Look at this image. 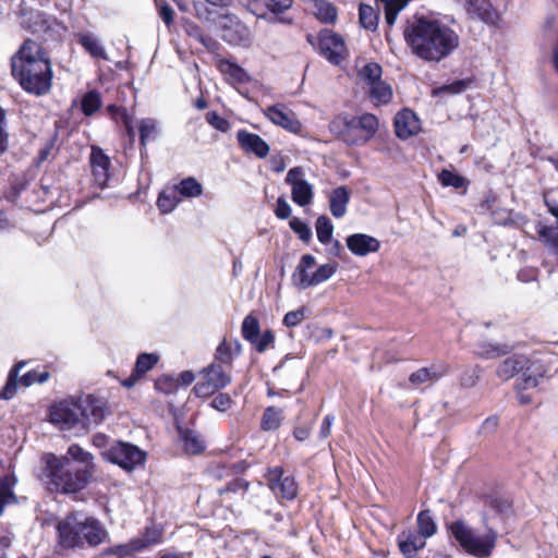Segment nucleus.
I'll return each mask as SVG.
<instances>
[{
	"label": "nucleus",
	"mask_w": 558,
	"mask_h": 558,
	"mask_svg": "<svg viewBox=\"0 0 558 558\" xmlns=\"http://www.w3.org/2000/svg\"><path fill=\"white\" fill-rule=\"evenodd\" d=\"M403 37L417 58L438 63L452 54L460 36L449 25L432 16L414 14L405 20Z\"/></svg>",
	"instance_id": "nucleus-1"
},
{
	"label": "nucleus",
	"mask_w": 558,
	"mask_h": 558,
	"mask_svg": "<svg viewBox=\"0 0 558 558\" xmlns=\"http://www.w3.org/2000/svg\"><path fill=\"white\" fill-rule=\"evenodd\" d=\"M12 75L22 88L37 96L47 94L51 88V63L41 46L26 39L11 59Z\"/></svg>",
	"instance_id": "nucleus-2"
},
{
	"label": "nucleus",
	"mask_w": 558,
	"mask_h": 558,
	"mask_svg": "<svg viewBox=\"0 0 558 558\" xmlns=\"http://www.w3.org/2000/svg\"><path fill=\"white\" fill-rule=\"evenodd\" d=\"M58 545L63 549L97 547L109 541L104 524L94 517H82L71 512L57 525Z\"/></svg>",
	"instance_id": "nucleus-3"
},
{
	"label": "nucleus",
	"mask_w": 558,
	"mask_h": 558,
	"mask_svg": "<svg viewBox=\"0 0 558 558\" xmlns=\"http://www.w3.org/2000/svg\"><path fill=\"white\" fill-rule=\"evenodd\" d=\"M46 476L50 490L75 494L86 487L92 474L88 470H80L69 457L49 454L46 459Z\"/></svg>",
	"instance_id": "nucleus-4"
},
{
	"label": "nucleus",
	"mask_w": 558,
	"mask_h": 558,
	"mask_svg": "<svg viewBox=\"0 0 558 558\" xmlns=\"http://www.w3.org/2000/svg\"><path fill=\"white\" fill-rule=\"evenodd\" d=\"M379 121L372 113L335 117L329 123L330 132L350 146H362L372 140L378 131Z\"/></svg>",
	"instance_id": "nucleus-5"
},
{
	"label": "nucleus",
	"mask_w": 558,
	"mask_h": 558,
	"mask_svg": "<svg viewBox=\"0 0 558 558\" xmlns=\"http://www.w3.org/2000/svg\"><path fill=\"white\" fill-rule=\"evenodd\" d=\"M483 523L486 524L485 515ZM447 529L461 549L475 558L490 557L496 547L498 533L487 525H485L486 531L483 535H478L471 525L461 519L449 523Z\"/></svg>",
	"instance_id": "nucleus-6"
},
{
	"label": "nucleus",
	"mask_w": 558,
	"mask_h": 558,
	"mask_svg": "<svg viewBox=\"0 0 558 558\" xmlns=\"http://www.w3.org/2000/svg\"><path fill=\"white\" fill-rule=\"evenodd\" d=\"M101 456L129 472L143 465L146 460L144 450L131 442L121 440H113L107 450L101 451Z\"/></svg>",
	"instance_id": "nucleus-7"
},
{
	"label": "nucleus",
	"mask_w": 558,
	"mask_h": 558,
	"mask_svg": "<svg viewBox=\"0 0 558 558\" xmlns=\"http://www.w3.org/2000/svg\"><path fill=\"white\" fill-rule=\"evenodd\" d=\"M230 369L222 364L213 362L202 371L203 379L193 387L194 393L199 398H207L223 389L231 383Z\"/></svg>",
	"instance_id": "nucleus-8"
},
{
	"label": "nucleus",
	"mask_w": 558,
	"mask_h": 558,
	"mask_svg": "<svg viewBox=\"0 0 558 558\" xmlns=\"http://www.w3.org/2000/svg\"><path fill=\"white\" fill-rule=\"evenodd\" d=\"M529 363L530 361L525 355H512L499 364L497 368V376L502 380H509L519 372L526 368L522 375L519 386L523 389L534 388L538 385V377L536 375L529 374Z\"/></svg>",
	"instance_id": "nucleus-9"
},
{
	"label": "nucleus",
	"mask_w": 558,
	"mask_h": 558,
	"mask_svg": "<svg viewBox=\"0 0 558 558\" xmlns=\"http://www.w3.org/2000/svg\"><path fill=\"white\" fill-rule=\"evenodd\" d=\"M77 400H64L50 408V422L58 425L60 429L69 430L74 427L82 428Z\"/></svg>",
	"instance_id": "nucleus-10"
},
{
	"label": "nucleus",
	"mask_w": 558,
	"mask_h": 558,
	"mask_svg": "<svg viewBox=\"0 0 558 558\" xmlns=\"http://www.w3.org/2000/svg\"><path fill=\"white\" fill-rule=\"evenodd\" d=\"M318 50L323 57L335 65L344 60L347 51L343 38L329 29L319 33Z\"/></svg>",
	"instance_id": "nucleus-11"
},
{
	"label": "nucleus",
	"mask_w": 558,
	"mask_h": 558,
	"mask_svg": "<svg viewBox=\"0 0 558 558\" xmlns=\"http://www.w3.org/2000/svg\"><path fill=\"white\" fill-rule=\"evenodd\" d=\"M77 403L83 429H87L92 425H98L104 421L107 408L101 399L87 395L78 398Z\"/></svg>",
	"instance_id": "nucleus-12"
},
{
	"label": "nucleus",
	"mask_w": 558,
	"mask_h": 558,
	"mask_svg": "<svg viewBox=\"0 0 558 558\" xmlns=\"http://www.w3.org/2000/svg\"><path fill=\"white\" fill-rule=\"evenodd\" d=\"M303 174L304 172L301 167H294L288 171L286 177V183L292 187V201L299 206L311 204L314 196L313 185L302 179Z\"/></svg>",
	"instance_id": "nucleus-13"
},
{
	"label": "nucleus",
	"mask_w": 558,
	"mask_h": 558,
	"mask_svg": "<svg viewBox=\"0 0 558 558\" xmlns=\"http://www.w3.org/2000/svg\"><path fill=\"white\" fill-rule=\"evenodd\" d=\"M269 488L277 495L287 500H293L298 495V485L293 476H283V470L280 466L270 469L266 475Z\"/></svg>",
	"instance_id": "nucleus-14"
},
{
	"label": "nucleus",
	"mask_w": 558,
	"mask_h": 558,
	"mask_svg": "<svg viewBox=\"0 0 558 558\" xmlns=\"http://www.w3.org/2000/svg\"><path fill=\"white\" fill-rule=\"evenodd\" d=\"M222 39L232 46L248 47L252 44V33L243 22L234 16H226L222 26Z\"/></svg>",
	"instance_id": "nucleus-15"
},
{
	"label": "nucleus",
	"mask_w": 558,
	"mask_h": 558,
	"mask_svg": "<svg viewBox=\"0 0 558 558\" xmlns=\"http://www.w3.org/2000/svg\"><path fill=\"white\" fill-rule=\"evenodd\" d=\"M89 163L95 184L99 189H105L109 179L110 159L98 146H93L89 157Z\"/></svg>",
	"instance_id": "nucleus-16"
},
{
	"label": "nucleus",
	"mask_w": 558,
	"mask_h": 558,
	"mask_svg": "<svg viewBox=\"0 0 558 558\" xmlns=\"http://www.w3.org/2000/svg\"><path fill=\"white\" fill-rule=\"evenodd\" d=\"M265 116L276 125L284 130L298 133L302 129L301 122L291 110H286L282 105H272L265 110Z\"/></svg>",
	"instance_id": "nucleus-17"
},
{
	"label": "nucleus",
	"mask_w": 558,
	"mask_h": 558,
	"mask_svg": "<svg viewBox=\"0 0 558 558\" xmlns=\"http://www.w3.org/2000/svg\"><path fill=\"white\" fill-rule=\"evenodd\" d=\"M347 247L355 256H366L380 248V242L375 236L365 233H354L345 239Z\"/></svg>",
	"instance_id": "nucleus-18"
},
{
	"label": "nucleus",
	"mask_w": 558,
	"mask_h": 558,
	"mask_svg": "<svg viewBox=\"0 0 558 558\" xmlns=\"http://www.w3.org/2000/svg\"><path fill=\"white\" fill-rule=\"evenodd\" d=\"M421 130L417 116L410 109H402L395 118V132L401 140H407Z\"/></svg>",
	"instance_id": "nucleus-19"
},
{
	"label": "nucleus",
	"mask_w": 558,
	"mask_h": 558,
	"mask_svg": "<svg viewBox=\"0 0 558 558\" xmlns=\"http://www.w3.org/2000/svg\"><path fill=\"white\" fill-rule=\"evenodd\" d=\"M236 140L242 149L248 154H254L258 158H265L269 154V145L255 133L239 130Z\"/></svg>",
	"instance_id": "nucleus-20"
},
{
	"label": "nucleus",
	"mask_w": 558,
	"mask_h": 558,
	"mask_svg": "<svg viewBox=\"0 0 558 558\" xmlns=\"http://www.w3.org/2000/svg\"><path fill=\"white\" fill-rule=\"evenodd\" d=\"M398 546L405 558H414L425 547L426 539L413 531H403L398 535Z\"/></svg>",
	"instance_id": "nucleus-21"
},
{
	"label": "nucleus",
	"mask_w": 558,
	"mask_h": 558,
	"mask_svg": "<svg viewBox=\"0 0 558 558\" xmlns=\"http://www.w3.org/2000/svg\"><path fill=\"white\" fill-rule=\"evenodd\" d=\"M448 373L445 364H433L429 367H422L412 373L409 377L411 385L417 387L427 383H435Z\"/></svg>",
	"instance_id": "nucleus-22"
},
{
	"label": "nucleus",
	"mask_w": 558,
	"mask_h": 558,
	"mask_svg": "<svg viewBox=\"0 0 558 558\" xmlns=\"http://www.w3.org/2000/svg\"><path fill=\"white\" fill-rule=\"evenodd\" d=\"M178 434L185 453L194 456L199 454L205 450V442L197 432L179 426Z\"/></svg>",
	"instance_id": "nucleus-23"
},
{
	"label": "nucleus",
	"mask_w": 558,
	"mask_h": 558,
	"mask_svg": "<svg viewBox=\"0 0 558 558\" xmlns=\"http://www.w3.org/2000/svg\"><path fill=\"white\" fill-rule=\"evenodd\" d=\"M350 202V192L345 186H338L332 190L329 196L330 213L335 218H342L347 214V206Z\"/></svg>",
	"instance_id": "nucleus-24"
},
{
	"label": "nucleus",
	"mask_w": 558,
	"mask_h": 558,
	"mask_svg": "<svg viewBox=\"0 0 558 558\" xmlns=\"http://www.w3.org/2000/svg\"><path fill=\"white\" fill-rule=\"evenodd\" d=\"M77 41L93 58L108 60L105 47L95 34L90 32L80 33L77 34Z\"/></svg>",
	"instance_id": "nucleus-25"
},
{
	"label": "nucleus",
	"mask_w": 558,
	"mask_h": 558,
	"mask_svg": "<svg viewBox=\"0 0 558 558\" xmlns=\"http://www.w3.org/2000/svg\"><path fill=\"white\" fill-rule=\"evenodd\" d=\"M512 347L506 343H493L488 341H480L476 343L474 353L486 360L497 359L509 354Z\"/></svg>",
	"instance_id": "nucleus-26"
},
{
	"label": "nucleus",
	"mask_w": 558,
	"mask_h": 558,
	"mask_svg": "<svg viewBox=\"0 0 558 558\" xmlns=\"http://www.w3.org/2000/svg\"><path fill=\"white\" fill-rule=\"evenodd\" d=\"M316 263V259L311 254H305L301 257L295 270L292 275V280L295 287L299 289H307L312 284H307L306 281L311 280V275L307 272Z\"/></svg>",
	"instance_id": "nucleus-27"
},
{
	"label": "nucleus",
	"mask_w": 558,
	"mask_h": 558,
	"mask_svg": "<svg viewBox=\"0 0 558 558\" xmlns=\"http://www.w3.org/2000/svg\"><path fill=\"white\" fill-rule=\"evenodd\" d=\"M315 17L325 24H333L338 16L337 8L326 0H310Z\"/></svg>",
	"instance_id": "nucleus-28"
},
{
	"label": "nucleus",
	"mask_w": 558,
	"mask_h": 558,
	"mask_svg": "<svg viewBox=\"0 0 558 558\" xmlns=\"http://www.w3.org/2000/svg\"><path fill=\"white\" fill-rule=\"evenodd\" d=\"M411 0H376L377 4L383 8L385 13V22L388 27H392L398 19L399 13L407 8Z\"/></svg>",
	"instance_id": "nucleus-29"
},
{
	"label": "nucleus",
	"mask_w": 558,
	"mask_h": 558,
	"mask_svg": "<svg viewBox=\"0 0 558 558\" xmlns=\"http://www.w3.org/2000/svg\"><path fill=\"white\" fill-rule=\"evenodd\" d=\"M15 484L16 478L14 475L0 477V517L8 505L17 502V498L13 490Z\"/></svg>",
	"instance_id": "nucleus-30"
},
{
	"label": "nucleus",
	"mask_w": 558,
	"mask_h": 558,
	"mask_svg": "<svg viewBox=\"0 0 558 558\" xmlns=\"http://www.w3.org/2000/svg\"><path fill=\"white\" fill-rule=\"evenodd\" d=\"M369 98L376 105H386L392 98V89L389 84L384 81L374 82L368 85Z\"/></svg>",
	"instance_id": "nucleus-31"
},
{
	"label": "nucleus",
	"mask_w": 558,
	"mask_h": 558,
	"mask_svg": "<svg viewBox=\"0 0 558 558\" xmlns=\"http://www.w3.org/2000/svg\"><path fill=\"white\" fill-rule=\"evenodd\" d=\"M69 459L74 463L78 462L83 464L80 470H88L90 474L94 471V457L90 452L84 450L81 446L73 444L68 448Z\"/></svg>",
	"instance_id": "nucleus-32"
},
{
	"label": "nucleus",
	"mask_w": 558,
	"mask_h": 558,
	"mask_svg": "<svg viewBox=\"0 0 558 558\" xmlns=\"http://www.w3.org/2000/svg\"><path fill=\"white\" fill-rule=\"evenodd\" d=\"M536 231L539 241L543 242L550 252L558 254V226H546L539 222L536 226Z\"/></svg>",
	"instance_id": "nucleus-33"
},
{
	"label": "nucleus",
	"mask_w": 558,
	"mask_h": 558,
	"mask_svg": "<svg viewBox=\"0 0 558 558\" xmlns=\"http://www.w3.org/2000/svg\"><path fill=\"white\" fill-rule=\"evenodd\" d=\"M416 523H417V532L416 533L420 534L425 539L428 537H432L437 532V524L434 520L432 511L428 509L422 510L417 514Z\"/></svg>",
	"instance_id": "nucleus-34"
},
{
	"label": "nucleus",
	"mask_w": 558,
	"mask_h": 558,
	"mask_svg": "<svg viewBox=\"0 0 558 558\" xmlns=\"http://www.w3.org/2000/svg\"><path fill=\"white\" fill-rule=\"evenodd\" d=\"M283 415L282 410L276 407H268L263 414L260 428L266 432L276 430L280 427Z\"/></svg>",
	"instance_id": "nucleus-35"
},
{
	"label": "nucleus",
	"mask_w": 558,
	"mask_h": 558,
	"mask_svg": "<svg viewBox=\"0 0 558 558\" xmlns=\"http://www.w3.org/2000/svg\"><path fill=\"white\" fill-rule=\"evenodd\" d=\"M359 20L362 27L367 31H376L378 26V13L372 5L361 3L359 8Z\"/></svg>",
	"instance_id": "nucleus-36"
},
{
	"label": "nucleus",
	"mask_w": 558,
	"mask_h": 558,
	"mask_svg": "<svg viewBox=\"0 0 558 558\" xmlns=\"http://www.w3.org/2000/svg\"><path fill=\"white\" fill-rule=\"evenodd\" d=\"M178 194L183 197H197L203 193L202 184L192 177L185 178L173 186Z\"/></svg>",
	"instance_id": "nucleus-37"
},
{
	"label": "nucleus",
	"mask_w": 558,
	"mask_h": 558,
	"mask_svg": "<svg viewBox=\"0 0 558 558\" xmlns=\"http://www.w3.org/2000/svg\"><path fill=\"white\" fill-rule=\"evenodd\" d=\"M133 539L126 544H119L112 547L104 549L100 554L102 558H125L133 553L140 551V547L136 546Z\"/></svg>",
	"instance_id": "nucleus-38"
},
{
	"label": "nucleus",
	"mask_w": 558,
	"mask_h": 558,
	"mask_svg": "<svg viewBox=\"0 0 558 558\" xmlns=\"http://www.w3.org/2000/svg\"><path fill=\"white\" fill-rule=\"evenodd\" d=\"M218 68L236 83H245L250 80L248 74L243 68L229 60H220Z\"/></svg>",
	"instance_id": "nucleus-39"
},
{
	"label": "nucleus",
	"mask_w": 558,
	"mask_h": 558,
	"mask_svg": "<svg viewBox=\"0 0 558 558\" xmlns=\"http://www.w3.org/2000/svg\"><path fill=\"white\" fill-rule=\"evenodd\" d=\"M25 365L24 362L16 364L9 373L8 381L4 387L0 390V399L1 400H10L12 399L17 390L16 378L20 369Z\"/></svg>",
	"instance_id": "nucleus-40"
},
{
	"label": "nucleus",
	"mask_w": 558,
	"mask_h": 558,
	"mask_svg": "<svg viewBox=\"0 0 558 558\" xmlns=\"http://www.w3.org/2000/svg\"><path fill=\"white\" fill-rule=\"evenodd\" d=\"M179 203L180 198L174 187L171 191L161 192L157 199V206L162 214L171 213Z\"/></svg>",
	"instance_id": "nucleus-41"
},
{
	"label": "nucleus",
	"mask_w": 558,
	"mask_h": 558,
	"mask_svg": "<svg viewBox=\"0 0 558 558\" xmlns=\"http://www.w3.org/2000/svg\"><path fill=\"white\" fill-rule=\"evenodd\" d=\"M101 107V98L97 90L87 92L81 100V109L86 117L94 114Z\"/></svg>",
	"instance_id": "nucleus-42"
},
{
	"label": "nucleus",
	"mask_w": 558,
	"mask_h": 558,
	"mask_svg": "<svg viewBox=\"0 0 558 558\" xmlns=\"http://www.w3.org/2000/svg\"><path fill=\"white\" fill-rule=\"evenodd\" d=\"M317 239L322 244H328L331 241L333 226L327 216H319L315 223Z\"/></svg>",
	"instance_id": "nucleus-43"
},
{
	"label": "nucleus",
	"mask_w": 558,
	"mask_h": 558,
	"mask_svg": "<svg viewBox=\"0 0 558 558\" xmlns=\"http://www.w3.org/2000/svg\"><path fill=\"white\" fill-rule=\"evenodd\" d=\"M140 143L142 147H146L149 140L156 137L157 123L151 118L142 119L138 123Z\"/></svg>",
	"instance_id": "nucleus-44"
},
{
	"label": "nucleus",
	"mask_w": 558,
	"mask_h": 558,
	"mask_svg": "<svg viewBox=\"0 0 558 558\" xmlns=\"http://www.w3.org/2000/svg\"><path fill=\"white\" fill-rule=\"evenodd\" d=\"M162 532L157 526L146 527L145 533L140 538H134L133 542L137 543L136 546L140 547V551L151 546L158 544L160 542Z\"/></svg>",
	"instance_id": "nucleus-45"
},
{
	"label": "nucleus",
	"mask_w": 558,
	"mask_h": 558,
	"mask_svg": "<svg viewBox=\"0 0 558 558\" xmlns=\"http://www.w3.org/2000/svg\"><path fill=\"white\" fill-rule=\"evenodd\" d=\"M233 348L231 342L223 340L216 349L215 362L222 364L228 368L232 367L233 362Z\"/></svg>",
	"instance_id": "nucleus-46"
},
{
	"label": "nucleus",
	"mask_w": 558,
	"mask_h": 558,
	"mask_svg": "<svg viewBox=\"0 0 558 558\" xmlns=\"http://www.w3.org/2000/svg\"><path fill=\"white\" fill-rule=\"evenodd\" d=\"M242 337L250 343L258 336L260 328L258 319L253 315H247L242 322Z\"/></svg>",
	"instance_id": "nucleus-47"
},
{
	"label": "nucleus",
	"mask_w": 558,
	"mask_h": 558,
	"mask_svg": "<svg viewBox=\"0 0 558 558\" xmlns=\"http://www.w3.org/2000/svg\"><path fill=\"white\" fill-rule=\"evenodd\" d=\"M336 270V263L322 265L311 275V280L306 281V283L312 284V287H314L322 282H325L326 280L332 277Z\"/></svg>",
	"instance_id": "nucleus-48"
},
{
	"label": "nucleus",
	"mask_w": 558,
	"mask_h": 558,
	"mask_svg": "<svg viewBox=\"0 0 558 558\" xmlns=\"http://www.w3.org/2000/svg\"><path fill=\"white\" fill-rule=\"evenodd\" d=\"M438 180L442 186H452L454 189H461L468 183L464 177L447 169L441 170L438 174Z\"/></svg>",
	"instance_id": "nucleus-49"
},
{
	"label": "nucleus",
	"mask_w": 558,
	"mask_h": 558,
	"mask_svg": "<svg viewBox=\"0 0 558 558\" xmlns=\"http://www.w3.org/2000/svg\"><path fill=\"white\" fill-rule=\"evenodd\" d=\"M158 362V355L153 353H142L137 356L134 371L137 375L144 376Z\"/></svg>",
	"instance_id": "nucleus-50"
},
{
	"label": "nucleus",
	"mask_w": 558,
	"mask_h": 558,
	"mask_svg": "<svg viewBox=\"0 0 558 558\" xmlns=\"http://www.w3.org/2000/svg\"><path fill=\"white\" fill-rule=\"evenodd\" d=\"M383 69L378 63L371 62L365 64L360 70V77L367 84L371 85L374 82L380 81Z\"/></svg>",
	"instance_id": "nucleus-51"
},
{
	"label": "nucleus",
	"mask_w": 558,
	"mask_h": 558,
	"mask_svg": "<svg viewBox=\"0 0 558 558\" xmlns=\"http://www.w3.org/2000/svg\"><path fill=\"white\" fill-rule=\"evenodd\" d=\"M289 226L293 230V232H295L299 235L301 241L306 242V243L310 242L313 233H312V229L308 227L307 223H305L298 217H293L290 220Z\"/></svg>",
	"instance_id": "nucleus-52"
},
{
	"label": "nucleus",
	"mask_w": 558,
	"mask_h": 558,
	"mask_svg": "<svg viewBox=\"0 0 558 558\" xmlns=\"http://www.w3.org/2000/svg\"><path fill=\"white\" fill-rule=\"evenodd\" d=\"M155 388L165 395H171L178 389V380L172 376L165 375L155 381Z\"/></svg>",
	"instance_id": "nucleus-53"
},
{
	"label": "nucleus",
	"mask_w": 558,
	"mask_h": 558,
	"mask_svg": "<svg viewBox=\"0 0 558 558\" xmlns=\"http://www.w3.org/2000/svg\"><path fill=\"white\" fill-rule=\"evenodd\" d=\"M275 342V335L271 330H265L262 335L258 333L256 339H254V342L252 344L256 349L257 352L263 353L265 352L270 345H272Z\"/></svg>",
	"instance_id": "nucleus-54"
},
{
	"label": "nucleus",
	"mask_w": 558,
	"mask_h": 558,
	"mask_svg": "<svg viewBox=\"0 0 558 558\" xmlns=\"http://www.w3.org/2000/svg\"><path fill=\"white\" fill-rule=\"evenodd\" d=\"M206 121L216 130L220 132H228L230 130V122L223 117L219 116L216 111L206 113Z\"/></svg>",
	"instance_id": "nucleus-55"
},
{
	"label": "nucleus",
	"mask_w": 558,
	"mask_h": 558,
	"mask_svg": "<svg viewBox=\"0 0 558 558\" xmlns=\"http://www.w3.org/2000/svg\"><path fill=\"white\" fill-rule=\"evenodd\" d=\"M305 307H300L295 311L288 312L283 317V325L292 328L300 325L305 318Z\"/></svg>",
	"instance_id": "nucleus-56"
},
{
	"label": "nucleus",
	"mask_w": 558,
	"mask_h": 558,
	"mask_svg": "<svg viewBox=\"0 0 558 558\" xmlns=\"http://www.w3.org/2000/svg\"><path fill=\"white\" fill-rule=\"evenodd\" d=\"M233 403L231 397L228 393H218L210 402V407L217 411L225 412L231 408Z\"/></svg>",
	"instance_id": "nucleus-57"
},
{
	"label": "nucleus",
	"mask_w": 558,
	"mask_h": 558,
	"mask_svg": "<svg viewBox=\"0 0 558 558\" xmlns=\"http://www.w3.org/2000/svg\"><path fill=\"white\" fill-rule=\"evenodd\" d=\"M158 13L167 26L173 23L174 12L166 1L158 3Z\"/></svg>",
	"instance_id": "nucleus-58"
},
{
	"label": "nucleus",
	"mask_w": 558,
	"mask_h": 558,
	"mask_svg": "<svg viewBox=\"0 0 558 558\" xmlns=\"http://www.w3.org/2000/svg\"><path fill=\"white\" fill-rule=\"evenodd\" d=\"M291 207L290 205L288 204V202L286 201L284 197H279L277 199V206H276V209H275V215L279 218V219H288L290 216H291Z\"/></svg>",
	"instance_id": "nucleus-59"
},
{
	"label": "nucleus",
	"mask_w": 558,
	"mask_h": 558,
	"mask_svg": "<svg viewBox=\"0 0 558 558\" xmlns=\"http://www.w3.org/2000/svg\"><path fill=\"white\" fill-rule=\"evenodd\" d=\"M469 84H470L469 81L458 80L450 84L444 85L442 87H440L439 90L447 92L450 94H459V93H462L463 90H465L466 87L469 86Z\"/></svg>",
	"instance_id": "nucleus-60"
},
{
	"label": "nucleus",
	"mask_w": 558,
	"mask_h": 558,
	"mask_svg": "<svg viewBox=\"0 0 558 558\" xmlns=\"http://www.w3.org/2000/svg\"><path fill=\"white\" fill-rule=\"evenodd\" d=\"M293 4V0H269L268 7L274 13H282L290 9Z\"/></svg>",
	"instance_id": "nucleus-61"
},
{
	"label": "nucleus",
	"mask_w": 558,
	"mask_h": 558,
	"mask_svg": "<svg viewBox=\"0 0 558 558\" xmlns=\"http://www.w3.org/2000/svg\"><path fill=\"white\" fill-rule=\"evenodd\" d=\"M112 441L107 435L101 433L95 434L92 438L93 445L96 448L102 449V451L107 450Z\"/></svg>",
	"instance_id": "nucleus-62"
},
{
	"label": "nucleus",
	"mask_w": 558,
	"mask_h": 558,
	"mask_svg": "<svg viewBox=\"0 0 558 558\" xmlns=\"http://www.w3.org/2000/svg\"><path fill=\"white\" fill-rule=\"evenodd\" d=\"M333 421H335V416L331 415V414H328L324 417L323 422H322V425H320V430H319V437L320 438H327L329 435H330V432H331V426L333 424Z\"/></svg>",
	"instance_id": "nucleus-63"
},
{
	"label": "nucleus",
	"mask_w": 558,
	"mask_h": 558,
	"mask_svg": "<svg viewBox=\"0 0 558 558\" xmlns=\"http://www.w3.org/2000/svg\"><path fill=\"white\" fill-rule=\"evenodd\" d=\"M497 426L498 417L496 415H492L482 423L480 432L483 434H490L496 430Z\"/></svg>",
	"instance_id": "nucleus-64"
}]
</instances>
